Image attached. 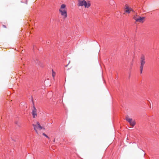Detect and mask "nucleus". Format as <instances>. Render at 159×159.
<instances>
[{
	"mask_svg": "<svg viewBox=\"0 0 159 159\" xmlns=\"http://www.w3.org/2000/svg\"><path fill=\"white\" fill-rule=\"evenodd\" d=\"M60 13L61 15L65 19L67 17V8L66 7V5L64 4H62L60 7L59 9Z\"/></svg>",
	"mask_w": 159,
	"mask_h": 159,
	"instance_id": "nucleus-1",
	"label": "nucleus"
},
{
	"mask_svg": "<svg viewBox=\"0 0 159 159\" xmlns=\"http://www.w3.org/2000/svg\"><path fill=\"white\" fill-rule=\"evenodd\" d=\"M78 5V6H84L85 8H88L90 7L91 3L89 1L86 2L84 0H79Z\"/></svg>",
	"mask_w": 159,
	"mask_h": 159,
	"instance_id": "nucleus-2",
	"label": "nucleus"
},
{
	"mask_svg": "<svg viewBox=\"0 0 159 159\" xmlns=\"http://www.w3.org/2000/svg\"><path fill=\"white\" fill-rule=\"evenodd\" d=\"M124 14H125V13L129 14L131 13V12H134L132 8L128 4L125 5L124 8Z\"/></svg>",
	"mask_w": 159,
	"mask_h": 159,
	"instance_id": "nucleus-3",
	"label": "nucleus"
},
{
	"mask_svg": "<svg viewBox=\"0 0 159 159\" xmlns=\"http://www.w3.org/2000/svg\"><path fill=\"white\" fill-rule=\"evenodd\" d=\"M145 57L143 55H142L140 58V71L141 74L142 73L143 66L145 63Z\"/></svg>",
	"mask_w": 159,
	"mask_h": 159,
	"instance_id": "nucleus-4",
	"label": "nucleus"
},
{
	"mask_svg": "<svg viewBox=\"0 0 159 159\" xmlns=\"http://www.w3.org/2000/svg\"><path fill=\"white\" fill-rule=\"evenodd\" d=\"M33 126H34V129L36 131L37 134L39 133V130H41L43 129H44L43 127L41 126L39 122H38L34 124H33Z\"/></svg>",
	"mask_w": 159,
	"mask_h": 159,
	"instance_id": "nucleus-5",
	"label": "nucleus"
},
{
	"mask_svg": "<svg viewBox=\"0 0 159 159\" xmlns=\"http://www.w3.org/2000/svg\"><path fill=\"white\" fill-rule=\"evenodd\" d=\"M133 18L136 22L141 23H143L144 22V20L145 18L144 17H141L135 15L134 16Z\"/></svg>",
	"mask_w": 159,
	"mask_h": 159,
	"instance_id": "nucleus-6",
	"label": "nucleus"
},
{
	"mask_svg": "<svg viewBox=\"0 0 159 159\" xmlns=\"http://www.w3.org/2000/svg\"><path fill=\"white\" fill-rule=\"evenodd\" d=\"M126 120L128 121L130 125L133 127L135 124V122L134 120H133L132 119L129 117H127L126 118Z\"/></svg>",
	"mask_w": 159,
	"mask_h": 159,
	"instance_id": "nucleus-7",
	"label": "nucleus"
},
{
	"mask_svg": "<svg viewBox=\"0 0 159 159\" xmlns=\"http://www.w3.org/2000/svg\"><path fill=\"white\" fill-rule=\"evenodd\" d=\"M32 115L33 118H35L37 116V110L34 107V109L32 111Z\"/></svg>",
	"mask_w": 159,
	"mask_h": 159,
	"instance_id": "nucleus-8",
	"label": "nucleus"
},
{
	"mask_svg": "<svg viewBox=\"0 0 159 159\" xmlns=\"http://www.w3.org/2000/svg\"><path fill=\"white\" fill-rule=\"evenodd\" d=\"M109 3V4L112 6H114L115 4V2L113 0H110Z\"/></svg>",
	"mask_w": 159,
	"mask_h": 159,
	"instance_id": "nucleus-9",
	"label": "nucleus"
},
{
	"mask_svg": "<svg viewBox=\"0 0 159 159\" xmlns=\"http://www.w3.org/2000/svg\"><path fill=\"white\" fill-rule=\"evenodd\" d=\"M43 135L44 136H45L46 138H47L48 139H50L49 137L45 133H43Z\"/></svg>",
	"mask_w": 159,
	"mask_h": 159,
	"instance_id": "nucleus-10",
	"label": "nucleus"
},
{
	"mask_svg": "<svg viewBox=\"0 0 159 159\" xmlns=\"http://www.w3.org/2000/svg\"><path fill=\"white\" fill-rule=\"evenodd\" d=\"M55 73L53 71H52V76L53 77H54V76H55Z\"/></svg>",
	"mask_w": 159,
	"mask_h": 159,
	"instance_id": "nucleus-11",
	"label": "nucleus"
},
{
	"mask_svg": "<svg viewBox=\"0 0 159 159\" xmlns=\"http://www.w3.org/2000/svg\"><path fill=\"white\" fill-rule=\"evenodd\" d=\"M3 26L4 27H6V26H5V25H3Z\"/></svg>",
	"mask_w": 159,
	"mask_h": 159,
	"instance_id": "nucleus-12",
	"label": "nucleus"
},
{
	"mask_svg": "<svg viewBox=\"0 0 159 159\" xmlns=\"http://www.w3.org/2000/svg\"><path fill=\"white\" fill-rule=\"evenodd\" d=\"M55 139H54V142H55Z\"/></svg>",
	"mask_w": 159,
	"mask_h": 159,
	"instance_id": "nucleus-13",
	"label": "nucleus"
}]
</instances>
